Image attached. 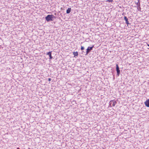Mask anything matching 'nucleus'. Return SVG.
<instances>
[{
  "mask_svg": "<svg viewBox=\"0 0 149 149\" xmlns=\"http://www.w3.org/2000/svg\"><path fill=\"white\" fill-rule=\"evenodd\" d=\"M54 16L53 15H48L45 17V19L47 22L50 21H53L52 18H54Z\"/></svg>",
  "mask_w": 149,
  "mask_h": 149,
  "instance_id": "1",
  "label": "nucleus"
},
{
  "mask_svg": "<svg viewBox=\"0 0 149 149\" xmlns=\"http://www.w3.org/2000/svg\"><path fill=\"white\" fill-rule=\"evenodd\" d=\"M93 46L92 47H88L87 49H86V55H87L88 53H89L90 51L93 48Z\"/></svg>",
  "mask_w": 149,
  "mask_h": 149,
  "instance_id": "2",
  "label": "nucleus"
},
{
  "mask_svg": "<svg viewBox=\"0 0 149 149\" xmlns=\"http://www.w3.org/2000/svg\"><path fill=\"white\" fill-rule=\"evenodd\" d=\"M117 103V102L116 101H114V100H111L109 102V104L110 106L111 105V104H112V106L113 107H114L115 106L116 104Z\"/></svg>",
  "mask_w": 149,
  "mask_h": 149,
  "instance_id": "3",
  "label": "nucleus"
},
{
  "mask_svg": "<svg viewBox=\"0 0 149 149\" xmlns=\"http://www.w3.org/2000/svg\"><path fill=\"white\" fill-rule=\"evenodd\" d=\"M116 70L117 71V75L118 76H119L120 73V70L119 69V67L117 64L116 65Z\"/></svg>",
  "mask_w": 149,
  "mask_h": 149,
  "instance_id": "4",
  "label": "nucleus"
},
{
  "mask_svg": "<svg viewBox=\"0 0 149 149\" xmlns=\"http://www.w3.org/2000/svg\"><path fill=\"white\" fill-rule=\"evenodd\" d=\"M144 104L146 107H149V99L147 100L145 102Z\"/></svg>",
  "mask_w": 149,
  "mask_h": 149,
  "instance_id": "5",
  "label": "nucleus"
},
{
  "mask_svg": "<svg viewBox=\"0 0 149 149\" xmlns=\"http://www.w3.org/2000/svg\"><path fill=\"white\" fill-rule=\"evenodd\" d=\"M124 19L126 21V23L127 24V25H128V24H130L128 20V19L125 16L124 17Z\"/></svg>",
  "mask_w": 149,
  "mask_h": 149,
  "instance_id": "6",
  "label": "nucleus"
},
{
  "mask_svg": "<svg viewBox=\"0 0 149 149\" xmlns=\"http://www.w3.org/2000/svg\"><path fill=\"white\" fill-rule=\"evenodd\" d=\"M47 54L49 56L50 59H51L52 58V56L51 52H49Z\"/></svg>",
  "mask_w": 149,
  "mask_h": 149,
  "instance_id": "7",
  "label": "nucleus"
},
{
  "mask_svg": "<svg viewBox=\"0 0 149 149\" xmlns=\"http://www.w3.org/2000/svg\"><path fill=\"white\" fill-rule=\"evenodd\" d=\"M71 8H68L67 10L66 13H69L71 11Z\"/></svg>",
  "mask_w": 149,
  "mask_h": 149,
  "instance_id": "8",
  "label": "nucleus"
},
{
  "mask_svg": "<svg viewBox=\"0 0 149 149\" xmlns=\"http://www.w3.org/2000/svg\"><path fill=\"white\" fill-rule=\"evenodd\" d=\"M135 3L136 4L138 7H140V3L139 2V0L137 2H135Z\"/></svg>",
  "mask_w": 149,
  "mask_h": 149,
  "instance_id": "9",
  "label": "nucleus"
},
{
  "mask_svg": "<svg viewBox=\"0 0 149 149\" xmlns=\"http://www.w3.org/2000/svg\"><path fill=\"white\" fill-rule=\"evenodd\" d=\"M73 54L74 56H77L78 55V53L77 52H73Z\"/></svg>",
  "mask_w": 149,
  "mask_h": 149,
  "instance_id": "10",
  "label": "nucleus"
},
{
  "mask_svg": "<svg viewBox=\"0 0 149 149\" xmlns=\"http://www.w3.org/2000/svg\"><path fill=\"white\" fill-rule=\"evenodd\" d=\"M84 49V47L83 46H81V50H83Z\"/></svg>",
  "mask_w": 149,
  "mask_h": 149,
  "instance_id": "11",
  "label": "nucleus"
},
{
  "mask_svg": "<svg viewBox=\"0 0 149 149\" xmlns=\"http://www.w3.org/2000/svg\"><path fill=\"white\" fill-rule=\"evenodd\" d=\"M113 0H108L107 1H108L109 2H111L113 1Z\"/></svg>",
  "mask_w": 149,
  "mask_h": 149,
  "instance_id": "12",
  "label": "nucleus"
},
{
  "mask_svg": "<svg viewBox=\"0 0 149 149\" xmlns=\"http://www.w3.org/2000/svg\"><path fill=\"white\" fill-rule=\"evenodd\" d=\"M51 79L50 78H49V79H48V80H49V81H51Z\"/></svg>",
  "mask_w": 149,
  "mask_h": 149,
  "instance_id": "13",
  "label": "nucleus"
},
{
  "mask_svg": "<svg viewBox=\"0 0 149 149\" xmlns=\"http://www.w3.org/2000/svg\"><path fill=\"white\" fill-rule=\"evenodd\" d=\"M17 149H20V148H17Z\"/></svg>",
  "mask_w": 149,
  "mask_h": 149,
  "instance_id": "14",
  "label": "nucleus"
},
{
  "mask_svg": "<svg viewBox=\"0 0 149 149\" xmlns=\"http://www.w3.org/2000/svg\"><path fill=\"white\" fill-rule=\"evenodd\" d=\"M148 45L149 46V45Z\"/></svg>",
  "mask_w": 149,
  "mask_h": 149,
  "instance_id": "15",
  "label": "nucleus"
}]
</instances>
